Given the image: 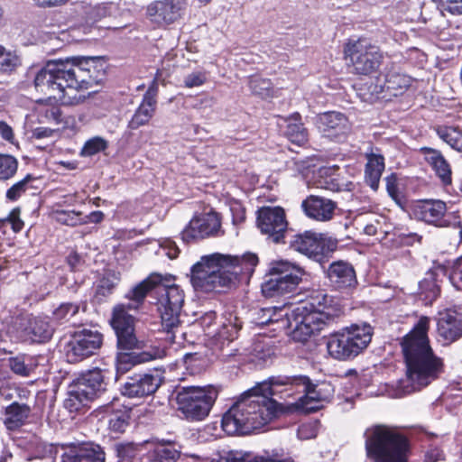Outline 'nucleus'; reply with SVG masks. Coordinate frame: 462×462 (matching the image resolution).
I'll return each instance as SVG.
<instances>
[{
    "label": "nucleus",
    "mask_w": 462,
    "mask_h": 462,
    "mask_svg": "<svg viewBox=\"0 0 462 462\" xmlns=\"http://www.w3.org/2000/svg\"><path fill=\"white\" fill-rule=\"evenodd\" d=\"M441 270L445 272L444 267L439 266L435 270H431L428 273V277L420 282V295L423 300L431 303L436 300L440 294V286L437 283L436 271Z\"/></svg>",
    "instance_id": "obj_39"
},
{
    "label": "nucleus",
    "mask_w": 462,
    "mask_h": 462,
    "mask_svg": "<svg viewBox=\"0 0 462 462\" xmlns=\"http://www.w3.org/2000/svg\"><path fill=\"white\" fill-rule=\"evenodd\" d=\"M430 318L421 316L402 338L401 347L408 379L420 387H426L444 373L445 364L430 346Z\"/></svg>",
    "instance_id": "obj_3"
},
{
    "label": "nucleus",
    "mask_w": 462,
    "mask_h": 462,
    "mask_svg": "<svg viewBox=\"0 0 462 462\" xmlns=\"http://www.w3.org/2000/svg\"><path fill=\"white\" fill-rule=\"evenodd\" d=\"M383 84L374 86V93L377 97L391 99L405 94L415 82V79L407 74L402 68L393 62L389 64L383 73Z\"/></svg>",
    "instance_id": "obj_19"
},
{
    "label": "nucleus",
    "mask_w": 462,
    "mask_h": 462,
    "mask_svg": "<svg viewBox=\"0 0 462 462\" xmlns=\"http://www.w3.org/2000/svg\"><path fill=\"white\" fill-rule=\"evenodd\" d=\"M148 462H176L180 457V452L170 445H158L149 451Z\"/></svg>",
    "instance_id": "obj_44"
},
{
    "label": "nucleus",
    "mask_w": 462,
    "mask_h": 462,
    "mask_svg": "<svg viewBox=\"0 0 462 462\" xmlns=\"http://www.w3.org/2000/svg\"><path fill=\"white\" fill-rule=\"evenodd\" d=\"M319 130L330 140L341 142L350 132V125L346 116L341 112L329 111L318 116Z\"/></svg>",
    "instance_id": "obj_24"
},
{
    "label": "nucleus",
    "mask_w": 462,
    "mask_h": 462,
    "mask_svg": "<svg viewBox=\"0 0 462 462\" xmlns=\"http://www.w3.org/2000/svg\"><path fill=\"white\" fill-rule=\"evenodd\" d=\"M119 281L120 276L115 272L109 271L105 273L97 282L95 297L100 301L105 300L114 293Z\"/></svg>",
    "instance_id": "obj_38"
},
{
    "label": "nucleus",
    "mask_w": 462,
    "mask_h": 462,
    "mask_svg": "<svg viewBox=\"0 0 462 462\" xmlns=\"http://www.w3.org/2000/svg\"><path fill=\"white\" fill-rule=\"evenodd\" d=\"M115 449L118 462H132L137 451L136 447L133 443H116Z\"/></svg>",
    "instance_id": "obj_52"
},
{
    "label": "nucleus",
    "mask_w": 462,
    "mask_h": 462,
    "mask_svg": "<svg viewBox=\"0 0 462 462\" xmlns=\"http://www.w3.org/2000/svg\"><path fill=\"white\" fill-rule=\"evenodd\" d=\"M17 65L18 57L0 45V73H10L15 69Z\"/></svg>",
    "instance_id": "obj_50"
},
{
    "label": "nucleus",
    "mask_w": 462,
    "mask_h": 462,
    "mask_svg": "<svg viewBox=\"0 0 462 462\" xmlns=\"http://www.w3.org/2000/svg\"><path fill=\"white\" fill-rule=\"evenodd\" d=\"M131 408L120 403L119 400H114L106 406L107 413V429L110 433L117 437L123 434L130 424Z\"/></svg>",
    "instance_id": "obj_30"
},
{
    "label": "nucleus",
    "mask_w": 462,
    "mask_h": 462,
    "mask_svg": "<svg viewBox=\"0 0 462 462\" xmlns=\"http://www.w3.org/2000/svg\"><path fill=\"white\" fill-rule=\"evenodd\" d=\"M161 282V276L149 275L147 278L134 286L126 294L125 299L132 301L126 304L127 311L130 310H137L144 302L148 293L156 288Z\"/></svg>",
    "instance_id": "obj_32"
},
{
    "label": "nucleus",
    "mask_w": 462,
    "mask_h": 462,
    "mask_svg": "<svg viewBox=\"0 0 462 462\" xmlns=\"http://www.w3.org/2000/svg\"><path fill=\"white\" fill-rule=\"evenodd\" d=\"M207 80L208 76L206 71H194L185 77L183 86L188 88L200 87L204 85Z\"/></svg>",
    "instance_id": "obj_55"
},
{
    "label": "nucleus",
    "mask_w": 462,
    "mask_h": 462,
    "mask_svg": "<svg viewBox=\"0 0 462 462\" xmlns=\"http://www.w3.org/2000/svg\"><path fill=\"white\" fill-rule=\"evenodd\" d=\"M55 401V397L51 395L48 391H39L35 395L32 407L30 406L31 423L42 425L46 410H52Z\"/></svg>",
    "instance_id": "obj_37"
},
{
    "label": "nucleus",
    "mask_w": 462,
    "mask_h": 462,
    "mask_svg": "<svg viewBox=\"0 0 462 462\" xmlns=\"http://www.w3.org/2000/svg\"><path fill=\"white\" fill-rule=\"evenodd\" d=\"M79 310V306L76 303L64 302L61 303L52 312V318L59 323L69 321L74 317Z\"/></svg>",
    "instance_id": "obj_48"
},
{
    "label": "nucleus",
    "mask_w": 462,
    "mask_h": 462,
    "mask_svg": "<svg viewBox=\"0 0 462 462\" xmlns=\"http://www.w3.org/2000/svg\"><path fill=\"white\" fill-rule=\"evenodd\" d=\"M161 276V282L157 284L159 299L157 310L162 319V327L167 334L166 339L171 343H176V333L180 327V314L184 303V291L180 286L174 284L175 276L171 274Z\"/></svg>",
    "instance_id": "obj_7"
},
{
    "label": "nucleus",
    "mask_w": 462,
    "mask_h": 462,
    "mask_svg": "<svg viewBox=\"0 0 462 462\" xmlns=\"http://www.w3.org/2000/svg\"><path fill=\"white\" fill-rule=\"evenodd\" d=\"M442 451L439 448H431L426 451L423 462H437L440 460Z\"/></svg>",
    "instance_id": "obj_62"
},
{
    "label": "nucleus",
    "mask_w": 462,
    "mask_h": 462,
    "mask_svg": "<svg viewBox=\"0 0 462 462\" xmlns=\"http://www.w3.org/2000/svg\"><path fill=\"white\" fill-rule=\"evenodd\" d=\"M107 148V142L101 137H94L88 140L82 150L81 154L84 156H93Z\"/></svg>",
    "instance_id": "obj_51"
},
{
    "label": "nucleus",
    "mask_w": 462,
    "mask_h": 462,
    "mask_svg": "<svg viewBox=\"0 0 462 462\" xmlns=\"http://www.w3.org/2000/svg\"><path fill=\"white\" fill-rule=\"evenodd\" d=\"M259 263L256 254L242 255L215 253L202 256L190 269V281L197 291H221L248 282Z\"/></svg>",
    "instance_id": "obj_2"
},
{
    "label": "nucleus",
    "mask_w": 462,
    "mask_h": 462,
    "mask_svg": "<svg viewBox=\"0 0 462 462\" xmlns=\"http://www.w3.org/2000/svg\"><path fill=\"white\" fill-rule=\"evenodd\" d=\"M18 165L14 156L0 153V180L12 179L17 172Z\"/></svg>",
    "instance_id": "obj_46"
},
{
    "label": "nucleus",
    "mask_w": 462,
    "mask_h": 462,
    "mask_svg": "<svg viewBox=\"0 0 462 462\" xmlns=\"http://www.w3.org/2000/svg\"><path fill=\"white\" fill-rule=\"evenodd\" d=\"M373 328L368 324H352L339 331L331 333L326 341L331 357L339 361L354 359L370 344Z\"/></svg>",
    "instance_id": "obj_8"
},
{
    "label": "nucleus",
    "mask_w": 462,
    "mask_h": 462,
    "mask_svg": "<svg viewBox=\"0 0 462 462\" xmlns=\"http://www.w3.org/2000/svg\"><path fill=\"white\" fill-rule=\"evenodd\" d=\"M434 131L443 142L462 153V131L458 127L440 125L435 126Z\"/></svg>",
    "instance_id": "obj_41"
},
{
    "label": "nucleus",
    "mask_w": 462,
    "mask_h": 462,
    "mask_svg": "<svg viewBox=\"0 0 462 462\" xmlns=\"http://www.w3.org/2000/svg\"><path fill=\"white\" fill-rule=\"evenodd\" d=\"M282 404L260 392H245L223 414L222 430L229 436L248 435L277 418Z\"/></svg>",
    "instance_id": "obj_4"
},
{
    "label": "nucleus",
    "mask_w": 462,
    "mask_h": 462,
    "mask_svg": "<svg viewBox=\"0 0 462 462\" xmlns=\"http://www.w3.org/2000/svg\"><path fill=\"white\" fill-rule=\"evenodd\" d=\"M285 121L288 122L284 131L287 139L298 146L305 145L309 142V132L301 121L300 114L295 112Z\"/></svg>",
    "instance_id": "obj_36"
},
{
    "label": "nucleus",
    "mask_w": 462,
    "mask_h": 462,
    "mask_svg": "<svg viewBox=\"0 0 462 462\" xmlns=\"http://www.w3.org/2000/svg\"><path fill=\"white\" fill-rule=\"evenodd\" d=\"M186 0H154L145 9L146 17L158 26H166L181 17Z\"/></svg>",
    "instance_id": "obj_23"
},
{
    "label": "nucleus",
    "mask_w": 462,
    "mask_h": 462,
    "mask_svg": "<svg viewBox=\"0 0 462 462\" xmlns=\"http://www.w3.org/2000/svg\"><path fill=\"white\" fill-rule=\"evenodd\" d=\"M327 278L335 290L353 288L357 283L353 265L342 260L335 261L329 264L327 270Z\"/></svg>",
    "instance_id": "obj_27"
},
{
    "label": "nucleus",
    "mask_w": 462,
    "mask_h": 462,
    "mask_svg": "<svg viewBox=\"0 0 462 462\" xmlns=\"http://www.w3.org/2000/svg\"><path fill=\"white\" fill-rule=\"evenodd\" d=\"M365 181L374 190L379 189L380 180L385 168L384 157L378 153H366Z\"/></svg>",
    "instance_id": "obj_33"
},
{
    "label": "nucleus",
    "mask_w": 462,
    "mask_h": 462,
    "mask_svg": "<svg viewBox=\"0 0 462 462\" xmlns=\"http://www.w3.org/2000/svg\"><path fill=\"white\" fill-rule=\"evenodd\" d=\"M249 88L254 95L269 97L272 92V82L268 79L254 76L249 80Z\"/></svg>",
    "instance_id": "obj_49"
},
{
    "label": "nucleus",
    "mask_w": 462,
    "mask_h": 462,
    "mask_svg": "<svg viewBox=\"0 0 462 462\" xmlns=\"http://www.w3.org/2000/svg\"><path fill=\"white\" fill-rule=\"evenodd\" d=\"M399 243L402 246H412L420 244L422 236L417 233H402L398 236Z\"/></svg>",
    "instance_id": "obj_59"
},
{
    "label": "nucleus",
    "mask_w": 462,
    "mask_h": 462,
    "mask_svg": "<svg viewBox=\"0 0 462 462\" xmlns=\"http://www.w3.org/2000/svg\"><path fill=\"white\" fill-rule=\"evenodd\" d=\"M0 134L2 138L9 143H13L14 134L13 128L5 121H0Z\"/></svg>",
    "instance_id": "obj_60"
},
{
    "label": "nucleus",
    "mask_w": 462,
    "mask_h": 462,
    "mask_svg": "<svg viewBox=\"0 0 462 462\" xmlns=\"http://www.w3.org/2000/svg\"><path fill=\"white\" fill-rule=\"evenodd\" d=\"M23 331L32 342L43 343L51 338L54 329L49 321L40 317H33L28 319Z\"/></svg>",
    "instance_id": "obj_35"
},
{
    "label": "nucleus",
    "mask_w": 462,
    "mask_h": 462,
    "mask_svg": "<svg viewBox=\"0 0 462 462\" xmlns=\"http://www.w3.org/2000/svg\"><path fill=\"white\" fill-rule=\"evenodd\" d=\"M233 213V222L236 225L242 224L246 219V211L245 208L242 206H238L237 208H231Z\"/></svg>",
    "instance_id": "obj_61"
},
{
    "label": "nucleus",
    "mask_w": 462,
    "mask_h": 462,
    "mask_svg": "<svg viewBox=\"0 0 462 462\" xmlns=\"http://www.w3.org/2000/svg\"><path fill=\"white\" fill-rule=\"evenodd\" d=\"M67 262L71 269L75 271L81 263V257L77 252H72L69 254Z\"/></svg>",
    "instance_id": "obj_63"
},
{
    "label": "nucleus",
    "mask_w": 462,
    "mask_h": 462,
    "mask_svg": "<svg viewBox=\"0 0 462 462\" xmlns=\"http://www.w3.org/2000/svg\"><path fill=\"white\" fill-rule=\"evenodd\" d=\"M102 370L95 368L82 374L69 385L64 406L69 412H79L106 390Z\"/></svg>",
    "instance_id": "obj_13"
},
{
    "label": "nucleus",
    "mask_w": 462,
    "mask_h": 462,
    "mask_svg": "<svg viewBox=\"0 0 462 462\" xmlns=\"http://www.w3.org/2000/svg\"><path fill=\"white\" fill-rule=\"evenodd\" d=\"M156 106H149L145 102H141L134 111L131 120L128 122L127 127L131 130H136L141 126L149 124L155 114Z\"/></svg>",
    "instance_id": "obj_43"
},
{
    "label": "nucleus",
    "mask_w": 462,
    "mask_h": 462,
    "mask_svg": "<svg viewBox=\"0 0 462 462\" xmlns=\"http://www.w3.org/2000/svg\"><path fill=\"white\" fill-rule=\"evenodd\" d=\"M256 226L266 239L275 245H285L291 230L282 207L263 206L256 211Z\"/></svg>",
    "instance_id": "obj_15"
},
{
    "label": "nucleus",
    "mask_w": 462,
    "mask_h": 462,
    "mask_svg": "<svg viewBox=\"0 0 462 462\" xmlns=\"http://www.w3.org/2000/svg\"><path fill=\"white\" fill-rule=\"evenodd\" d=\"M419 152L423 155L424 161L430 165L444 186L452 183L451 165L439 150L422 146L419 149Z\"/></svg>",
    "instance_id": "obj_29"
},
{
    "label": "nucleus",
    "mask_w": 462,
    "mask_h": 462,
    "mask_svg": "<svg viewBox=\"0 0 462 462\" xmlns=\"http://www.w3.org/2000/svg\"><path fill=\"white\" fill-rule=\"evenodd\" d=\"M163 379L157 373L139 372L126 376L120 387L122 395L128 398H145L156 393Z\"/></svg>",
    "instance_id": "obj_21"
},
{
    "label": "nucleus",
    "mask_w": 462,
    "mask_h": 462,
    "mask_svg": "<svg viewBox=\"0 0 462 462\" xmlns=\"http://www.w3.org/2000/svg\"><path fill=\"white\" fill-rule=\"evenodd\" d=\"M41 116L48 122L60 124L62 122V111L59 106H51L42 108Z\"/></svg>",
    "instance_id": "obj_57"
},
{
    "label": "nucleus",
    "mask_w": 462,
    "mask_h": 462,
    "mask_svg": "<svg viewBox=\"0 0 462 462\" xmlns=\"http://www.w3.org/2000/svg\"><path fill=\"white\" fill-rule=\"evenodd\" d=\"M61 462H106L105 448L93 441L67 442L60 445Z\"/></svg>",
    "instance_id": "obj_22"
},
{
    "label": "nucleus",
    "mask_w": 462,
    "mask_h": 462,
    "mask_svg": "<svg viewBox=\"0 0 462 462\" xmlns=\"http://www.w3.org/2000/svg\"><path fill=\"white\" fill-rule=\"evenodd\" d=\"M314 384L310 378L302 374H277L270 376L267 380L257 383L251 388V392H260L268 398L278 396L280 399L292 397L297 393H304V396L312 401H323L320 389Z\"/></svg>",
    "instance_id": "obj_9"
},
{
    "label": "nucleus",
    "mask_w": 462,
    "mask_h": 462,
    "mask_svg": "<svg viewBox=\"0 0 462 462\" xmlns=\"http://www.w3.org/2000/svg\"><path fill=\"white\" fill-rule=\"evenodd\" d=\"M20 214L21 209L17 207L13 208L6 217H4L5 226L10 224L14 233H19L24 226V222L21 219Z\"/></svg>",
    "instance_id": "obj_54"
},
{
    "label": "nucleus",
    "mask_w": 462,
    "mask_h": 462,
    "mask_svg": "<svg viewBox=\"0 0 462 462\" xmlns=\"http://www.w3.org/2000/svg\"><path fill=\"white\" fill-rule=\"evenodd\" d=\"M338 242L326 234L311 230L294 234L289 241V247L299 252L310 259L319 263L328 261L332 254L337 251Z\"/></svg>",
    "instance_id": "obj_14"
},
{
    "label": "nucleus",
    "mask_w": 462,
    "mask_h": 462,
    "mask_svg": "<svg viewBox=\"0 0 462 462\" xmlns=\"http://www.w3.org/2000/svg\"><path fill=\"white\" fill-rule=\"evenodd\" d=\"M41 356H32L30 354L21 353L7 359L10 370L16 375L22 377L30 376L35 373L40 363Z\"/></svg>",
    "instance_id": "obj_34"
},
{
    "label": "nucleus",
    "mask_w": 462,
    "mask_h": 462,
    "mask_svg": "<svg viewBox=\"0 0 462 462\" xmlns=\"http://www.w3.org/2000/svg\"><path fill=\"white\" fill-rule=\"evenodd\" d=\"M437 3L442 12L451 14H462V0H432Z\"/></svg>",
    "instance_id": "obj_56"
},
{
    "label": "nucleus",
    "mask_w": 462,
    "mask_h": 462,
    "mask_svg": "<svg viewBox=\"0 0 462 462\" xmlns=\"http://www.w3.org/2000/svg\"><path fill=\"white\" fill-rule=\"evenodd\" d=\"M224 235L221 229V217L215 211L194 216L180 233L184 244L189 245L199 240Z\"/></svg>",
    "instance_id": "obj_18"
},
{
    "label": "nucleus",
    "mask_w": 462,
    "mask_h": 462,
    "mask_svg": "<svg viewBox=\"0 0 462 462\" xmlns=\"http://www.w3.org/2000/svg\"><path fill=\"white\" fill-rule=\"evenodd\" d=\"M241 328V325L232 321L231 319H226V321L221 324L217 332L214 336L216 344L219 345L221 348L226 344H230L237 338L238 332Z\"/></svg>",
    "instance_id": "obj_42"
},
{
    "label": "nucleus",
    "mask_w": 462,
    "mask_h": 462,
    "mask_svg": "<svg viewBox=\"0 0 462 462\" xmlns=\"http://www.w3.org/2000/svg\"><path fill=\"white\" fill-rule=\"evenodd\" d=\"M219 392L212 384L180 387L176 393L178 411L189 421H201L209 415Z\"/></svg>",
    "instance_id": "obj_10"
},
{
    "label": "nucleus",
    "mask_w": 462,
    "mask_h": 462,
    "mask_svg": "<svg viewBox=\"0 0 462 462\" xmlns=\"http://www.w3.org/2000/svg\"><path fill=\"white\" fill-rule=\"evenodd\" d=\"M37 178L31 173L26 174L22 180L14 183L5 192V199L8 201H17L22 196L26 194L28 191L36 189L34 182Z\"/></svg>",
    "instance_id": "obj_40"
},
{
    "label": "nucleus",
    "mask_w": 462,
    "mask_h": 462,
    "mask_svg": "<svg viewBox=\"0 0 462 462\" xmlns=\"http://www.w3.org/2000/svg\"><path fill=\"white\" fill-rule=\"evenodd\" d=\"M301 208L310 218L325 222L333 218L337 203L324 197L310 195L302 201Z\"/></svg>",
    "instance_id": "obj_28"
},
{
    "label": "nucleus",
    "mask_w": 462,
    "mask_h": 462,
    "mask_svg": "<svg viewBox=\"0 0 462 462\" xmlns=\"http://www.w3.org/2000/svg\"><path fill=\"white\" fill-rule=\"evenodd\" d=\"M294 309L297 313H306L313 318H320L328 325L340 317L343 312L338 300L322 289L310 291L306 298Z\"/></svg>",
    "instance_id": "obj_16"
},
{
    "label": "nucleus",
    "mask_w": 462,
    "mask_h": 462,
    "mask_svg": "<svg viewBox=\"0 0 462 462\" xmlns=\"http://www.w3.org/2000/svg\"><path fill=\"white\" fill-rule=\"evenodd\" d=\"M437 331L445 344H451L462 337V313L450 309L440 312Z\"/></svg>",
    "instance_id": "obj_25"
},
{
    "label": "nucleus",
    "mask_w": 462,
    "mask_h": 462,
    "mask_svg": "<svg viewBox=\"0 0 462 462\" xmlns=\"http://www.w3.org/2000/svg\"><path fill=\"white\" fill-rule=\"evenodd\" d=\"M104 336L97 329L82 328L76 330L66 345L65 354L69 363L76 364L99 351Z\"/></svg>",
    "instance_id": "obj_17"
},
{
    "label": "nucleus",
    "mask_w": 462,
    "mask_h": 462,
    "mask_svg": "<svg viewBox=\"0 0 462 462\" xmlns=\"http://www.w3.org/2000/svg\"><path fill=\"white\" fill-rule=\"evenodd\" d=\"M447 210V204L440 199H419L411 206V215L416 220L436 227L452 225Z\"/></svg>",
    "instance_id": "obj_20"
},
{
    "label": "nucleus",
    "mask_w": 462,
    "mask_h": 462,
    "mask_svg": "<svg viewBox=\"0 0 462 462\" xmlns=\"http://www.w3.org/2000/svg\"><path fill=\"white\" fill-rule=\"evenodd\" d=\"M366 456L373 462H408L411 441L395 427L377 424L365 439Z\"/></svg>",
    "instance_id": "obj_6"
},
{
    "label": "nucleus",
    "mask_w": 462,
    "mask_h": 462,
    "mask_svg": "<svg viewBox=\"0 0 462 462\" xmlns=\"http://www.w3.org/2000/svg\"><path fill=\"white\" fill-rule=\"evenodd\" d=\"M215 462H242V458L238 457L234 451H229L220 456Z\"/></svg>",
    "instance_id": "obj_64"
},
{
    "label": "nucleus",
    "mask_w": 462,
    "mask_h": 462,
    "mask_svg": "<svg viewBox=\"0 0 462 462\" xmlns=\"http://www.w3.org/2000/svg\"><path fill=\"white\" fill-rule=\"evenodd\" d=\"M158 94V84L157 79H154L152 82V84L149 86L148 89L144 93L143 97V102H145L149 106H156L157 100L156 96Z\"/></svg>",
    "instance_id": "obj_58"
},
{
    "label": "nucleus",
    "mask_w": 462,
    "mask_h": 462,
    "mask_svg": "<svg viewBox=\"0 0 462 462\" xmlns=\"http://www.w3.org/2000/svg\"><path fill=\"white\" fill-rule=\"evenodd\" d=\"M55 220L65 226H77L87 224L80 211L75 210H56L53 213Z\"/></svg>",
    "instance_id": "obj_45"
},
{
    "label": "nucleus",
    "mask_w": 462,
    "mask_h": 462,
    "mask_svg": "<svg viewBox=\"0 0 462 462\" xmlns=\"http://www.w3.org/2000/svg\"><path fill=\"white\" fill-rule=\"evenodd\" d=\"M386 191L389 197L399 206L405 203L406 199L399 189V178L396 172H392L385 177Z\"/></svg>",
    "instance_id": "obj_47"
},
{
    "label": "nucleus",
    "mask_w": 462,
    "mask_h": 462,
    "mask_svg": "<svg viewBox=\"0 0 462 462\" xmlns=\"http://www.w3.org/2000/svg\"><path fill=\"white\" fill-rule=\"evenodd\" d=\"M106 62L101 57H71L49 60L37 71L33 84L37 92L48 99H60L64 104L79 105L85 96L70 97L68 90H88L106 79Z\"/></svg>",
    "instance_id": "obj_1"
},
{
    "label": "nucleus",
    "mask_w": 462,
    "mask_h": 462,
    "mask_svg": "<svg viewBox=\"0 0 462 462\" xmlns=\"http://www.w3.org/2000/svg\"><path fill=\"white\" fill-rule=\"evenodd\" d=\"M4 424L9 430H17L31 423L30 406L26 403L13 402L5 408Z\"/></svg>",
    "instance_id": "obj_31"
},
{
    "label": "nucleus",
    "mask_w": 462,
    "mask_h": 462,
    "mask_svg": "<svg viewBox=\"0 0 462 462\" xmlns=\"http://www.w3.org/2000/svg\"><path fill=\"white\" fill-rule=\"evenodd\" d=\"M307 273L303 267L288 260H273L269 263L262 292L266 298L282 297L294 292Z\"/></svg>",
    "instance_id": "obj_11"
},
{
    "label": "nucleus",
    "mask_w": 462,
    "mask_h": 462,
    "mask_svg": "<svg viewBox=\"0 0 462 462\" xmlns=\"http://www.w3.org/2000/svg\"><path fill=\"white\" fill-rule=\"evenodd\" d=\"M109 324L116 337V347L121 352L116 356L117 371L128 369V364L136 365L156 358V354L143 351L136 355L123 353L143 347V342L135 334V318L129 314L125 304H116L111 313Z\"/></svg>",
    "instance_id": "obj_5"
},
{
    "label": "nucleus",
    "mask_w": 462,
    "mask_h": 462,
    "mask_svg": "<svg viewBox=\"0 0 462 462\" xmlns=\"http://www.w3.org/2000/svg\"><path fill=\"white\" fill-rule=\"evenodd\" d=\"M344 59L357 76H371L376 73L383 62V52L366 37L348 40L343 46Z\"/></svg>",
    "instance_id": "obj_12"
},
{
    "label": "nucleus",
    "mask_w": 462,
    "mask_h": 462,
    "mask_svg": "<svg viewBox=\"0 0 462 462\" xmlns=\"http://www.w3.org/2000/svg\"><path fill=\"white\" fill-rule=\"evenodd\" d=\"M292 315L296 325L291 336L297 342H307L311 336L318 334L328 326L320 318H313L306 313H297L296 309L292 310Z\"/></svg>",
    "instance_id": "obj_26"
},
{
    "label": "nucleus",
    "mask_w": 462,
    "mask_h": 462,
    "mask_svg": "<svg viewBox=\"0 0 462 462\" xmlns=\"http://www.w3.org/2000/svg\"><path fill=\"white\" fill-rule=\"evenodd\" d=\"M116 10V5L114 3H101L93 7L91 15L95 21H98L114 15Z\"/></svg>",
    "instance_id": "obj_53"
}]
</instances>
